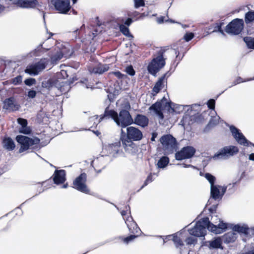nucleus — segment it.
Here are the masks:
<instances>
[{
    "label": "nucleus",
    "instance_id": "nucleus-34",
    "mask_svg": "<svg viewBox=\"0 0 254 254\" xmlns=\"http://www.w3.org/2000/svg\"><path fill=\"white\" fill-rule=\"evenodd\" d=\"M169 161V160L168 157H162L158 162V167L160 168H164L168 165Z\"/></svg>",
    "mask_w": 254,
    "mask_h": 254
},
{
    "label": "nucleus",
    "instance_id": "nucleus-7",
    "mask_svg": "<svg viewBox=\"0 0 254 254\" xmlns=\"http://www.w3.org/2000/svg\"><path fill=\"white\" fill-rule=\"evenodd\" d=\"M17 141L21 144L19 152L21 153L27 150L30 146L39 143L40 140L37 138H31L24 135H18Z\"/></svg>",
    "mask_w": 254,
    "mask_h": 254
},
{
    "label": "nucleus",
    "instance_id": "nucleus-24",
    "mask_svg": "<svg viewBox=\"0 0 254 254\" xmlns=\"http://www.w3.org/2000/svg\"><path fill=\"white\" fill-rule=\"evenodd\" d=\"M3 108L9 111L17 110L18 109V106L14 104L13 98L6 99L3 103Z\"/></svg>",
    "mask_w": 254,
    "mask_h": 254
},
{
    "label": "nucleus",
    "instance_id": "nucleus-30",
    "mask_svg": "<svg viewBox=\"0 0 254 254\" xmlns=\"http://www.w3.org/2000/svg\"><path fill=\"white\" fill-rule=\"evenodd\" d=\"M119 146L120 143L116 142L114 144H109L106 146L104 149H106L109 154H114L118 152Z\"/></svg>",
    "mask_w": 254,
    "mask_h": 254
},
{
    "label": "nucleus",
    "instance_id": "nucleus-31",
    "mask_svg": "<svg viewBox=\"0 0 254 254\" xmlns=\"http://www.w3.org/2000/svg\"><path fill=\"white\" fill-rule=\"evenodd\" d=\"M237 234L234 231L230 232L223 236V239L226 243L234 242L237 238Z\"/></svg>",
    "mask_w": 254,
    "mask_h": 254
},
{
    "label": "nucleus",
    "instance_id": "nucleus-14",
    "mask_svg": "<svg viewBox=\"0 0 254 254\" xmlns=\"http://www.w3.org/2000/svg\"><path fill=\"white\" fill-rule=\"evenodd\" d=\"M13 3L23 8H35L41 6L37 0H14Z\"/></svg>",
    "mask_w": 254,
    "mask_h": 254
},
{
    "label": "nucleus",
    "instance_id": "nucleus-36",
    "mask_svg": "<svg viewBox=\"0 0 254 254\" xmlns=\"http://www.w3.org/2000/svg\"><path fill=\"white\" fill-rule=\"evenodd\" d=\"M204 177L209 182L210 184V187L215 185L214 183L216 180V178L214 176H212L209 173H206L204 175Z\"/></svg>",
    "mask_w": 254,
    "mask_h": 254
},
{
    "label": "nucleus",
    "instance_id": "nucleus-1",
    "mask_svg": "<svg viewBox=\"0 0 254 254\" xmlns=\"http://www.w3.org/2000/svg\"><path fill=\"white\" fill-rule=\"evenodd\" d=\"M123 108H125V109H123L120 111L119 115L115 111L109 110L107 108L105 110L104 116L108 117L109 118H112L117 125L122 127H125L132 124L133 123V120L129 113L127 110L130 108V105L127 101H125Z\"/></svg>",
    "mask_w": 254,
    "mask_h": 254
},
{
    "label": "nucleus",
    "instance_id": "nucleus-61",
    "mask_svg": "<svg viewBox=\"0 0 254 254\" xmlns=\"http://www.w3.org/2000/svg\"><path fill=\"white\" fill-rule=\"evenodd\" d=\"M137 14H138V13L137 12H136V11H135V12H133V13H132V16H135L136 15H137Z\"/></svg>",
    "mask_w": 254,
    "mask_h": 254
},
{
    "label": "nucleus",
    "instance_id": "nucleus-13",
    "mask_svg": "<svg viewBox=\"0 0 254 254\" xmlns=\"http://www.w3.org/2000/svg\"><path fill=\"white\" fill-rule=\"evenodd\" d=\"M195 149L191 146L183 147L180 151L176 153V159L178 160L191 158L194 154Z\"/></svg>",
    "mask_w": 254,
    "mask_h": 254
},
{
    "label": "nucleus",
    "instance_id": "nucleus-16",
    "mask_svg": "<svg viewBox=\"0 0 254 254\" xmlns=\"http://www.w3.org/2000/svg\"><path fill=\"white\" fill-rule=\"evenodd\" d=\"M230 129L232 134V135L239 143L244 146H248L249 145L248 141L246 139L243 134L240 132V130L234 126H231L230 127Z\"/></svg>",
    "mask_w": 254,
    "mask_h": 254
},
{
    "label": "nucleus",
    "instance_id": "nucleus-51",
    "mask_svg": "<svg viewBox=\"0 0 254 254\" xmlns=\"http://www.w3.org/2000/svg\"><path fill=\"white\" fill-rule=\"evenodd\" d=\"M153 181V179H152V175L151 174H150L147 178L145 183H144V185L143 186H142V187H143L144 186H146L148 183L149 182H151L152 181Z\"/></svg>",
    "mask_w": 254,
    "mask_h": 254
},
{
    "label": "nucleus",
    "instance_id": "nucleus-5",
    "mask_svg": "<svg viewBox=\"0 0 254 254\" xmlns=\"http://www.w3.org/2000/svg\"><path fill=\"white\" fill-rule=\"evenodd\" d=\"M209 219L203 218L198 221L193 228L189 230V233L196 237H203L206 234Z\"/></svg>",
    "mask_w": 254,
    "mask_h": 254
},
{
    "label": "nucleus",
    "instance_id": "nucleus-43",
    "mask_svg": "<svg viewBox=\"0 0 254 254\" xmlns=\"http://www.w3.org/2000/svg\"><path fill=\"white\" fill-rule=\"evenodd\" d=\"M126 71L127 74L131 76H133L135 74V71L131 66H129L127 67L126 69Z\"/></svg>",
    "mask_w": 254,
    "mask_h": 254
},
{
    "label": "nucleus",
    "instance_id": "nucleus-38",
    "mask_svg": "<svg viewBox=\"0 0 254 254\" xmlns=\"http://www.w3.org/2000/svg\"><path fill=\"white\" fill-rule=\"evenodd\" d=\"M121 31L126 36H129V31L127 27L124 25H121L120 26Z\"/></svg>",
    "mask_w": 254,
    "mask_h": 254
},
{
    "label": "nucleus",
    "instance_id": "nucleus-60",
    "mask_svg": "<svg viewBox=\"0 0 254 254\" xmlns=\"http://www.w3.org/2000/svg\"><path fill=\"white\" fill-rule=\"evenodd\" d=\"M127 214V212L126 211L124 210L123 211H122L121 212V214L122 215V216H124L126 214Z\"/></svg>",
    "mask_w": 254,
    "mask_h": 254
},
{
    "label": "nucleus",
    "instance_id": "nucleus-48",
    "mask_svg": "<svg viewBox=\"0 0 254 254\" xmlns=\"http://www.w3.org/2000/svg\"><path fill=\"white\" fill-rule=\"evenodd\" d=\"M137 237V236H135V235H130V236L128 237H127L126 238H125L124 239V242L126 243V244H127L129 242L133 240V239H134L135 238H136Z\"/></svg>",
    "mask_w": 254,
    "mask_h": 254
},
{
    "label": "nucleus",
    "instance_id": "nucleus-50",
    "mask_svg": "<svg viewBox=\"0 0 254 254\" xmlns=\"http://www.w3.org/2000/svg\"><path fill=\"white\" fill-rule=\"evenodd\" d=\"M196 239L192 237H189L186 240V242L188 245H191L194 243Z\"/></svg>",
    "mask_w": 254,
    "mask_h": 254
},
{
    "label": "nucleus",
    "instance_id": "nucleus-12",
    "mask_svg": "<svg viewBox=\"0 0 254 254\" xmlns=\"http://www.w3.org/2000/svg\"><path fill=\"white\" fill-rule=\"evenodd\" d=\"M86 175L85 173H82L73 182V188L82 192L89 193V190L86 185Z\"/></svg>",
    "mask_w": 254,
    "mask_h": 254
},
{
    "label": "nucleus",
    "instance_id": "nucleus-46",
    "mask_svg": "<svg viewBox=\"0 0 254 254\" xmlns=\"http://www.w3.org/2000/svg\"><path fill=\"white\" fill-rule=\"evenodd\" d=\"M194 35L192 33H187L184 36V39L187 42L193 38Z\"/></svg>",
    "mask_w": 254,
    "mask_h": 254
},
{
    "label": "nucleus",
    "instance_id": "nucleus-22",
    "mask_svg": "<svg viewBox=\"0 0 254 254\" xmlns=\"http://www.w3.org/2000/svg\"><path fill=\"white\" fill-rule=\"evenodd\" d=\"M50 53L51 62L53 64H57L59 60L63 58V55L60 53V50L57 47Z\"/></svg>",
    "mask_w": 254,
    "mask_h": 254
},
{
    "label": "nucleus",
    "instance_id": "nucleus-23",
    "mask_svg": "<svg viewBox=\"0 0 254 254\" xmlns=\"http://www.w3.org/2000/svg\"><path fill=\"white\" fill-rule=\"evenodd\" d=\"M134 123L142 127H145L148 125V119L144 115H137L134 118Z\"/></svg>",
    "mask_w": 254,
    "mask_h": 254
},
{
    "label": "nucleus",
    "instance_id": "nucleus-10",
    "mask_svg": "<svg viewBox=\"0 0 254 254\" xmlns=\"http://www.w3.org/2000/svg\"><path fill=\"white\" fill-rule=\"evenodd\" d=\"M243 28V20L242 19L236 18L227 25L225 31L229 34L238 35L242 31Z\"/></svg>",
    "mask_w": 254,
    "mask_h": 254
},
{
    "label": "nucleus",
    "instance_id": "nucleus-53",
    "mask_svg": "<svg viewBox=\"0 0 254 254\" xmlns=\"http://www.w3.org/2000/svg\"><path fill=\"white\" fill-rule=\"evenodd\" d=\"M178 165L182 166L184 168L191 167V168H193L194 169L195 168L194 166H192L191 165H187V164H185V163L178 164Z\"/></svg>",
    "mask_w": 254,
    "mask_h": 254
},
{
    "label": "nucleus",
    "instance_id": "nucleus-41",
    "mask_svg": "<svg viewBox=\"0 0 254 254\" xmlns=\"http://www.w3.org/2000/svg\"><path fill=\"white\" fill-rule=\"evenodd\" d=\"M22 77L21 76H17L12 79V83L14 85H18L22 82Z\"/></svg>",
    "mask_w": 254,
    "mask_h": 254
},
{
    "label": "nucleus",
    "instance_id": "nucleus-57",
    "mask_svg": "<svg viewBox=\"0 0 254 254\" xmlns=\"http://www.w3.org/2000/svg\"><path fill=\"white\" fill-rule=\"evenodd\" d=\"M5 7L0 4V14L4 11Z\"/></svg>",
    "mask_w": 254,
    "mask_h": 254
},
{
    "label": "nucleus",
    "instance_id": "nucleus-2",
    "mask_svg": "<svg viewBox=\"0 0 254 254\" xmlns=\"http://www.w3.org/2000/svg\"><path fill=\"white\" fill-rule=\"evenodd\" d=\"M164 107H167L168 111L170 113L174 112L178 114L183 110V107L181 105H173V107H172V104L167 102V99L164 97L161 101L157 102L153 104L149 108V110L153 111L160 119H163L164 116L162 113V110Z\"/></svg>",
    "mask_w": 254,
    "mask_h": 254
},
{
    "label": "nucleus",
    "instance_id": "nucleus-8",
    "mask_svg": "<svg viewBox=\"0 0 254 254\" xmlns=\"http://www.w3.org/2000/svg\"><path fill=\"white\" fill-rule=\"evenodd\" d=\"M48 62L49 61L47 59H42L38 63L28 66L25 69V72L30 75H37L46 67Z\"/></svg>",
    "mask_w": 254,
    "mask_h": 254
},
{
    "label": "nucleus",
    "instance_id": "nucleus-25",
    "mask_svg": "<svg viewBox=\"0 0 254 254\" xmlns=\"http://www.w3.org/2000/svg\"><path fill=\"white\" fill-rule=\"evenodd\" d=\"M208 247L210 249H223L222 240L220 237H217L209 241Z\"/></svg>",
    "mask_w": 254,
    "mask_h": 254
},
{
    "label": "nucleus",
    "instance_id": "nucleus-58",
    "mask_svg": "<svg viewBox=\"0 0 254 254\" xmlns=\"http://www.w3.org/2000/svg\"><path fill=\"white\" fill-rule=\"evenodd\" d=\"M156 136H157V134H155V133H153V134H152V137H151V140L152 141H154L155 138V137H156Z\"/></svg>",
    "mask_w": 254,
    "mask_h": 254
},
{
    "label": "nucleus",
    "instance_id": "nucleus-18",
    "mask_svg": "<svg viewBox=\"0 0 254 254\" xmlns=\"http://www.w3.org/2000/svg\"><path fill=\"white\" fill-rule=\"evenodd\" d=\"M57 47L60 50V53L63 55V58H69L72 54L71 48L68 44H66V45L59 44L57 46Z\"/></svg>",
    "mask_w": 254,
    "mask_h": 254
},
{
    "label": "nucleus",
    "instance_id": "nucleus-64",
    "mask_svg": "<svg viewBox=\"0 0 254 254\" xmlns=\"http://www.w3.org/2000/svg\"><path fill=\"white\" fill-rule=\"evenodd\" d=\"M181 253L182 254H188L187 253H185L181 252Z\"/></svg>",
    "mask_w": 254,
    "mask_h": 254
},
{
    "label": "nucleus",
    "instance_id": "nucleus-40",
    "mask_svg": "<svg viewBox=\"0 0 254 254\" xmlns=\"http://www.w3.org/2000/svg\"><path fill=\"white\" fill-rule=\"evenodd\" d=\"M134 7L136 8H137L141 6H143L145 5L144 0H133Z\"/></svg>",
    "mask_w": 254,
    "mask_h": 254
},
{
    "label": "nucleus",
    "instance_id": "nucleus-59",
    "mask_svg": "<svg viewBox=\"0 0 254 254\" xmlns=\"http://www.w3.org/2000/svg\"><path fill=\"white\" fill-rule=\"evenodd\" d=\"M246 254H254V250L248 252Z\"/></svg>",
    "mask_w": 254,
    "mask_h": 254
},
{
    "label": "nucleus",
    "instance_id": "nucleus-27",
    "mask_svg": "<svg viewBox=\"0 0 254 254\" xmlns=\"http://www.w3.org/2000/svg\"><path fill=\"white\" fill-rule=\"evenodd\" d=\"M165 82V75H164L163 76L161 77L155 84L153 88V92L154 93L153 95H155L158 93L163 87Z\"/></svg>",
    "mask_w": 254,
    "mask_h": 254
},
{
    "label": "nucleus",
    "instance_id": "nucleus-17",
    "mask_svg": "<svg viewBox=\"0 0 254 254\" xmlns=\"http://www.w3.org/2000/svg\"><path fill=\"white\" fill-rule=\"evenodd\" d=\"M226 190L225 187L214 185L210 187L211 196L215 199L221 198Z\"/></svg>",
    "mask_w": 254,
    "mask_h": 254
},
{
    "label": "nucleus",
    "instance_id": "nucleus-20",
    "mask_svg": "<svg viewBox=\"0 0 254 254\" xmlns=\"http://www.w3.org/2000/svg\"><path fill=\"white\" fill-rule=\"evenodd\" d=\"M125 222L130 233H137L140 231L139 228L131 217H128Z\"/></svg>",
    "mask_w": 254,
    "mask_h": 254
},
{
    "label": "nucleus",
    "instance_id": "nucleus-21",
    "mask_svg": "<svg viewBox=\"0 0 254 254\" xmlns=\"http://www.w3.org/2000/svg\"><path fill=\"white\" fill-rule=\"evenodd\" d=\"M65 173L64 170L56 171L54 174V181L56 184L63 183L65 180Z\"/></svg>",
    "mask_w": 254,
    "mask_h": 254
},
{
    "label": "nucleus",
    "instance_id": "nucleus-26",
    "mask_svg": "<svg viewBox=\"0 0 254 254\" xmlns=\"http://www.w3.org/2000/svg\"><path fill=\"white\" fill-rule=\"evenodd\" d=\"M17 122L21 126V127L19 129L20 132L24 134H29L30 133V128L27 127V120L22 118L17 119Z\"/></svg>",
    "mask_w": 254,
    "mask_h": 254
},
{
    "label": "nucleus",
    "instance_id": "nucleus-29",
    "mask_svg": "<svg viewBox=\"0 0 254 254\" xmlns=\"http://www.w3.org/2000/svg\"><path fill=\"white\" fill-rule=\"evenodd\" d=\"M3 147L8 150H12L15 148L13 141L9 137L5 138L3 140Z\"/></svg>",
    "mask_w": 254,
    "mask_h": 254
},
{
    "label": "nucleus",
    "instance_id": "nucleus-4",
    "mask_svg": "<svg viewBox=\"0 0 254 254\" xmlns=\"http://www.w3.org/2000/svg\"><path fill=\"white\" fill-rule=\"evenodd\" d=\"M211 221L212 223L209 221L207 229L215 234H220L228 227V224L224 223L216 215L212 216Z\"/></svg>",
    "mask_w": 254,
    "mask_h": 254
},
{
    "label": "nucleus",
    "instance_id": "nucleus-6",
    "mask_svg": "<svg viewBox=\"0 0 254 254\" xmlns=\"http://www.w3.org/2000/svg\"><path fill=\"white\" fill-rule=\"evenodd\" d=\"M165 59L162 55L153 59L149 64L147 69L150 73L155 75L165 64Z\"/></svg>",
    "mask_w": 254,
    "mask_h": 254
},
{
    "label": "nucleus",
    "instance_id": "nucleus-3",
    "mask_svg": "<svg viewBox=\"0 0 254 254\" xmlns=\"http://www.w3.org/2000/svg\"><path fill=\"white\" fill-rule=\"evenodd\" d=\"M127 138L122 139V144L127 150H130L133 148L134 144L132 141H139L143 137V134L141 130L138 128L129 127L127 128Z\"/></svg>",
    "mask_w": 254,
    "mask_h": 254
},
{
    "label": "nucleus",
    "instance_id": "nucleus-44",
    "mask_svg": "<svg viewBox=\"0 0 254 254\" xmlns=\"http://www.w3.org/2000/svg\"><path fill=\"white\" fill-rule=\"evenodd\" d=\"M36 82V80L34 78H28L24 81V83L26 85L28 86H31L34 84Z\"/></svg>",
    "mask_w": 254,
    "mask_h": 254
},
{
    "label": "nucleus",
    "instance_id": "nucleus-52",
    "mask_svg": "<svg viewBox=\"0 0 254 254\" xmlns=\"http://www.w3.org/2000/svg\"><path fill=\"white\" fill-rule=\"evenodd\" d=\"M219 31L222 34H224V32L221 29V25H217V26L215 27V29L213 30V32H215L216 31Z\"/></svg>",
    "mask_w": 254,
    "mask_h": 254
},
{
    "label": "nucleus",
    "instance_id": "nucleus-37",
    "mask_svg": "<svg viewBox=\"0 0 254 254\" xmlns=\"http://www.w3.org/2000/svg\"><path fill=\"white\" fill-rule=\"evenodd\" d=\"M104 117H105L104 116L103 117H100V118L98 119V116H94L90 118V121L91 122H93V125H97V124L101 122V121L103 119Z\"/></svg>",
    "mask_w": 254,
    "mask_h": 254
},
{
    "label": "nucleus",
    "instance_id": "nucleus-19",
    "mask_svg": "<svg viewBox=\"0 0 254 254\" xmlns=\"http://www.w3.org/2000/svg\"><path fill=\"white\" fill-rule=\"evenodd\" d=\"M109 69V66L108 64H98L94 67H90L89 71L91 73L95 74H102L107 71Z\"/></svg>",
    "mask_w": 254,
    "mask_h": 254
},
{
    "label": "nucleus",
    "instance_id": "nucleus-35",
    "mask_svg": "<svg viewBox=\"0 0 254 254\" xmlns=\"http://www.w3.org/2000/svg\"><path fill=\"white\" fill-rule=\"evenodd\" d=\"M244 40L249 48L254 49V38L247 37L244 38Z\"/></svg>",
    "mask_w": 254,
    "mask_h": 254
},
{
    "label": "nucleus",
    "instance_id": "nucleus-15",
    "mask_svg": "<svg viewBox=\"0 0 254 254\" xmlns=\"http://www.w3.org/2000/svg\"><path fill=\"white\" fill-rule=\"evenodd\" d=\"M56 10L62 13H66L70 9L69 0H53Z\"/></svg>",
    "mask_w": 254,
    "mask_h": 254
},
{
    "label": "nucleus",
    "instance_id": "nucleus-39",
    "mask_svg": "<svg viewBox=\"0 0 254 254\" xmlns=\"http://www.w3.org/2000/svg\"><path fill=\"white\" fill-rule=\"evenodd\" d=\"M220 118L218 116H215L212 117L209 121V125L210 126H215L219 123Z\"/></svg>",
    "mask_w": 254,
    "mask_h": 254
},
{
    "label": "nucleus",
    "instance_id": "nucleus-28",
    "mask_svg": "<svg viewBox=\"0 0 254 254\" xmlns=\"http://www.w3.org/2000/svg\"><path fill=\"white\" fill-rule=\"evenodd\" d=\"M169 238H172L176 247L182 246L183 245V242L181 240L182 237V233H177L173 235L169 236Z\"/></svg>",
    "mask_w": 254,
    "mask_h": 254
},
{
    "label": "nucleus",
    "instance_id": "nucleus-54",
    "mask_svg": "<svg viewBox=\"0 0 254 254\" xmlns=\"http://www.w3.org/2000/svg\"><path fill=\"white\" fill-rule=\"evenodd\" d=\"M157 21L158 23H162L164 21V17L161 16L160 17L157 18Z\"/></svg>",
    "mask_w": 254,
    "mask_h": 254
},
{
    "label": "nucleus",
    "instance_id": "nucleus-47",
    "mask_svg": "<svg viewBox=\"0 0 254 254\" xmlns=\"http://www.w3.org/2000/svg\"><path fill=\"white\" fill-rule=\"evenodd\" d=\"M207 105L209 109L214 110L215 101L213 99L209 100L207 102Z\"/></svg>",
    "mask_w": 254,
    "mask_h": 254
},
{
    "label": "nucleus",
    "instance_id": "nucleus-42",
    "mask_svg": "<svg viewBox=\"0 0 254 254\" xmlns=\"http://www.w3.org/2000/svg\"><path fill=\"white\" fill-rule=\"evenodd\" d=\"M110 74H111V73H110ZM112 74H114L119 79H124L127 77V76L126 75L122 74L120 71L113 72L112 73Z\"/></svg>",
    "mask_w": 254,
    "mask_h": 254
},
{
    "label": "nucleus",
    "instance_id": "nucleus-63",
    "mask_svg": "<svg viewBox=\"0 0 254 254\" xmlns=\"http://www.w3.org/2000/svg\"><path fill=\"white\" fill-rule=\"evenodd\" d=\"M76 1H77V0H72V1H73V3H76Z\"/></svg>",
    "mask_w": 254,
    "mask_h": 254
},
{
    "label": "nucleus",
    "instance_id": "nucleus-45",
    "mask_svg": "<svg viewBox=\"0 0 254 254\" xmlns=\"http://www.w3.org/2000/svg\"><path fill=\"white\" fill-rule=\"evenodd\" d=\"M254 80V77L252 78L247 79L245 80H243L242 78L239 77L236 79V81H235L234 85H236L237 84H239V83H240L242 82L248 81H250V80Z\"/></svg>",
    "mask_w": 254,
    "mask_h": 254
},
{
    "label": "nucleus",
    "instance_id": "nucleus-62",
    "mask_svg": "<svg viewBox=\"0 0 254 254\" xmlns=\"http://www.w3.org/2000/svg\"><path fill=\"white\" fill-rule=\"evenodd\" d=\"M64 188H66L67 187V184L64 185L63 187Z\"/></svg>",
    "mask_w": 254,
    "mask_h": 254
},
{
    "label": "nucleus",
    "instance_id": "nucleus-9",
    "mask_svg": "<svg viewBox=\"0 0 254 254\" xmlns=\"http://www.w3.org/2000/svg\"><path fill=\"white\" fill-rule=\"evenodd\" d=\"M160 141L163 146V149L167 153H171L175 148L176 145V139L170 134H167L162 136Z\"/></svg>",
    "mask_w": 254,
    "mask_h": 254
},
{
    "label": "nucleus",
    "instance_id": "nucleus-49",
    "mask_svg": "<svg viewBox=\"0 0 254 254\" xmlns=\"http://www.w3.org/2000/svg\"><path fill=\"white\" fill-rule=\"evenodd\" d=\"M36 95V92L35 90H30L27 93V96L30 98H34Z\"/></svg>",
    "mask_w": 254,
    "mask_h": 254
},
{
    "label": "nucleus",
    "instance_id": "nucleus-32",
    "mask_svg": "<svg viewBox=\"0 0 254 254\" xmlns=\"http://www.w3.org/2000/svg\"><path fill=\"white\" fill-rule=\"evenodd\" d=\"M232 230L234 232H237L243 234H247L248 233V228L246 225L238 224L234 226L232 228Z\"/></svg>",
    "mask_w": 254,
    "mask_h": 254
},
{
    "label": "nucleus",
    "instance_id": "nucleus-55",
    "mask_svg": "<svg viewBox=\"0 0 254 254\" xmlns=\"http://www.w3.org/2000/svg\"><path fill=\"white\" fill-rule=\"evenodd\" d=\"M131 22H132L131 19L130 18H128V19H127L125 21V24L126 25H127L129 26V25L131 24Z\"/></svg>",
    "mask_w": 254,
    "mask_h": 254
},
{
    "label": "nucleus",
    "instance_id": "nucleus-33",
    "mask_svg": "<svg viewBox=\"0 0 254 254\" xmlns=\"http://www.w3.org/2000/svg\"><path fill=\"white\" fill-rule=\"evenodd\" d=\"M245 21L247 24L254 22V11L250 10L245 14Z\"/></svg>",
    "mask_w": 254,
    "mask_h": 254
},
{
    "label": "nucleus",
    "instance_id": "nucleus-56",
    "mask_svg": "<svg viewBox=\"0 0 254 254\" xmlns=\"http://www.w3.org/2000/svg\"><path fill=\"white\" fill-rule=\"evenodd\" d=\"M249 159L254 161V153H252L250 155Z\"/></svg>",
    "mask_w": 254,
    "mask_h": 254
},
{
    "label": "nucleus",
    "instance_id": "nucleus-11",
    "mask_svg": "<svg viewBox=\"0 0 254 254\" xmlns=\"http://www.w3.org/2000/svg\"><path fill=\"white\" fill-rule=\"evenodd\" d=\"M238 148L234 146H229L224 147L213 157L214 159H226L233 156L238 152Z\"/></svg>",
    "mask_w": 254,
    "mask_h": 254
}]
</instances>
